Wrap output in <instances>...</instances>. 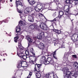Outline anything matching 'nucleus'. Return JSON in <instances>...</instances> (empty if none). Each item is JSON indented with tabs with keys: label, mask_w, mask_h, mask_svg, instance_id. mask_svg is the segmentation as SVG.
<instances>
[{
	"label": "nucleus",
	"mask_w": 78,
	"mask_h": 78,
	"mask_svg": "<svg viewBox=\"0 0 78 78\" xmlns=\"http://www.w3.org/2000/svg\"><path fill=\"white\" fill-rule=\"evenodd\" d=\"M61 47H62V48H65V46H64V45H62L61 46Z\"/></svg>",
	"instance_id": "47"
},
{
	"label": "nucleus",
	"mask_w": 78,
	"mask_h": 78,
	"mask_svg": "<svg viewBox=\"0 0 78 78\" xmlns=\"http://www.w3.org/2000/svg\"><path fill=\"white\" fill-rule=\"evenodd\" d=\"M66 2L67 4H70V0H66Z\"/></svg>",
	"instance_id": "28"
},
{
	"label": "nucleus",
	"mask_w": 78,
	"mask_h": 78,
	"mask_svg": "<svg viewBox=\"0 0 78 78\" xmlns=\"http://www.w3.org/2000/svg\"><path fill=\"white\" fill-rule=\"evenodd\" d=\"M26 39L29 41V43H28V47H29L30 46V44L33 42V40L30 38V37H29V36H26Z\"/></svg>",
	"instance_id": "6"
},
{
	"label": "nucleus",
	"mask_w": 78,
	"mask_h": 78,
	"mask_svg": "<svg viewBox=\"0 0 78 78\" xmlns=\"http://www.w3.org/2000/svg\"><path fill=\"white\" fill-rule=\"evenodd\" d=\"M3 61H5V58H4V59H3Z\"/></svg>",
	"instance_id": "57"
},
{
	"label": "nucleus",
	"mask_w": 78,
	"mask_h": 78,
	"mask_svg": "<svg viewBox=\"0 0 78 78\" xmlns=\"http://www.w3.org/2000/svg\"><path fill=\"white\" fill-rule=\"evenodd\" d=\"M36 21L37 22H39L40 21L39 20H36Z\"/></svg>",
	"instance_id": "51"
},
{
	"label": "nucleus",
	"mask_w": 78,
	"mask_h": 78,
	"mask_svg": "<svg viewBox=\"0 0 78 78\" xmlns=\"http://www.w3.org/2000/svg\"><path fill=\"white\" fill-rule=\"evenodd\" d=\"M73 1H75V3L76 5H78V0H73Z\"/></svg>",
	"instance_id": "27"
},
{
	"label": "nucleus",
	"mask_w": 78,
	"mask_h": 78,
	"mask_svg": "<svg viewBox=\"0 0 78 78\" xmlns=\"http://www.w3.org/2000/svg\"><path fill=\"white\" fill-rule=\"evenodd\" d=\"M5 23H7V21H5V22H4Z\"/></svg>",
	"instance_id": "55"
},
{
	"label": "nucleus",
	"mask_w": 78,
	"mask_h": 78,
	"mask_svg": "<svg viewBox=\"0 0 78 78\" xmlns=\"http://www.w3.org/2000/svg\"><path fill=\"white\" fill-rule=\"evenodd\" d=\"M57 45H59V47L60 48L61 47V44H57Z\"/></svg>",
	"instance_id": "42"
},
{
	"label": "nucleus",
	"mask_w": 78,
	"mask_h": 78,
	"mask_svg": "<svg viewBox=\"0 0 78 78\" xmlns=\"http://www.w3.org/2000/svg\"><path fill=\"white\" fill-rule=\"evenodd\" d=\"M22 0H16V6L17 7L19 5L20 6H22V3L20 2Z\"/></svg>",
	"instance_id": "9"
},
{
	"label": "nucleus",
	"mask_w": 78,
	"mask_h": 78,
	"mask_svg": "<svg viewBox=\"0 0 78 78\" xmlns=\"http://www.w3.org/2000/svg\"><path fill=\"white\" fill-rule=\"evenodd\" d=\"M16 33H19L21 31V29L20 28V26H18L16 28Z\"/></svg>",
	"instance_id": "14"
},
{
	"label": "nucleus",
	"mask_w": 78,
	"mask_h": 78,
	"mask_svg": "<svg viewBox=\"0 0 78 78\" xmlns=\"http://www.w3.org/2000/svg\"><path fill=\"white\" fill-rule=\"evenodd\" d=\"M56 18L54 19L53 20V21H56Z\"/></svg>",
	"instance_id": "49"
},
{
	"label": "nucleus",
	"mask_w": 78,
	"mask_h": 78,
	"mask_svg": "<svg viewBox=\"0 0 78 78\" xmlns=\"http://www.w3.org/2000/svg\"><path fill=\"white\" fill-rule=\"evenodd\" d=\"M28 1L29 3V4L31 5H33L36 3V2L33 1V0H28Z\"/></svg>",
	"instance_id": "15"
},
{
	"label": "nucleus",
	"mask_w": 78,
	"mask_h": 78,
	"mask_svg": "<svg viewBox=\"0 0 78 78\" xmlns=\"http://www.w3.org/2000/svg\"><path fill=\"white\" fill-rule=\"evenodd\" d=\"M57 33H61V31L59 30H58V32Z\"/></svg>",
	"instance_id": "46"
},
{
	"label": "nucleus",
	"mask_w": 78,
	"mask_h": 78,
	"mask_svg": "<svg viewBox=\"0 0 78 78\" xmlns=\"http://www.w3.org/2000/svg\"><path fill=\"white\" fill-rule=\"evenodd\" d=\"M50 27V28L51 30H53L54 29V27H53V25H51Z\"/></svg>",
	"instance_id": "32"
},
{
	"label": "nucleus",
	"mask_w": 78,
	"mask_h": 78,
	"mask_svg": "<svg viewBox=\"0 0 78 78\" xmlns=\"http://www.w3.org/2000/svg\"><path fill=\"white\" fill-rule=\"evenodd\" d=\"M17 11L19 13H20V14H22V12H21V10H17Z\"/></svg>",
	"instance_id": "37"
},
{
	"label": "nucleus",
	"mask_w": 78,
	"mask_h": 78,
	"mask_svg": "<svg viewBox=\"0 0 78 78\" xmlns=\"http://www.w3.org/2000/svg\"><path fill=\"white\" fill-rule=\"evenodd\" d=\"M68 59V57H66V55L64 56V60H65V61H66Z\"/></svg>",
	"instance_id": "29"
},
{
	"label": "nucleus",
	"mask_w": 78,
	"mask_h": 78,
	"mask_svg": "<svg viewBox=\"0 0 78 78\" xmlns=\"http://www.w3.org/2000/svg\"><path fill=\"white\" fill-rule=\"evenodd\" d=\"M56 16V13H54V14H53V16Z\"/></svg>",
	"instance_id": "44"
},
{
	"label": "nucleus",
	"mask_w": 78,
	"mask_h": 78,
	"mask_svg": "<svg viewBox=\"0 0 78 78\" xmlns=\"http://www.w3.org/2000/svg\"><path fill=\"white\" fill-rule=\"evenodd\" d=\"M37 38L38 39H41L42 38V37L40 35L37 36Z\"/></svg>",
	"instance_id": "24"
},
{
	"label": "nucleus",
	"mask_w": 78,
	"mask_h": 78,
	"mask_svg": "<svg viewBox=\"0 0 78 78\" xmlns=\"http://www.w3.org/2000/svg\"><path fill=\"white\" fill-rule=\"evenodd\" d=\"M58 30L53 29L54 31H55L56 33H58Z\"/></svg>",
	"instance_id": "34"
},
{
	"label": "nucleus",
	"mask_w": 78,
	"mask_h": 78,
	"mask_svg": "<svg viewBox=\"0 0 78 78\" xmlns=\"http://www.w3.org/2000/svg\"><path fill=\"white\" fill-rule=\"evenodd\" d=\"M44 58H45V57L44 56Z\"/></svg>",
	"instance_id": "63"
},
{
	"label": "nucleus",
	"mask_w": 78,
	"mask_h": 78,
	"mask_svg": "<svg viewBox=\"0 0 78 78\" xmlns=\"http://www.w3.org/2000/svg\"><path fill=\"white\" fill-rule=\"evenodd\" d=\"M2 0H0V2H1Z\"/></svg>",
	"instance_id": "61"
},
{
	"label": "nucleus",
	"mask_w": 78,
	"mask_h": 78,
	"mask_svg": "<svg viewBox=\"0 0 78 78\" xmlns=\"http://www.w3.org/2000/svg\"><path fill=\"white\" fill-rule=\"evenodd\" d=\"M53 76H54V78H58V77L56 76V75L55 74V75H53Z\"/></svg>",
	"instance_id": "40"
},
{
	"label": "nucleus",
	"mask_w": 78,
	"mask_h": 78,
	"mask_svg": "<svg viewBox=\"0 0 78 78\" xmlns=\"http://www.w3.org/2000/svg\"><path fill=\"white\" fill-rule=\"evenodd\" d=\"M19 25L22 26V25H24V23L22 21H20L19 22Z\"/></svg>",
	"instance_id": "21"
},
{
	"label": "nucleus",
	"mask_w": 78,
	"mask_h": 78,
	"mask_svg": "<svg viewBox=\"0 0 78 78\" xmlns=\"http://www.w3.org/2000/svg\"><path fill=\"white\" fill-rule=\"evenodd\" d=\"M45 64H48L49 63H50V62L48 61H47L46 60H45L44 62Z\"/></svg>",
	"instance_id": "26"
},
{
	"label": "nucleus",
	"mask_w": 78,
	"mask_h": 78,
	"mask_svg": "<svg viewBox=\"0 0 78 78\" xmlns=\"http://www.w3.org/2000/svg\"><path fill=\"white\" fill-rule=\"evenodd\" d=\"M41 16H44V15H43V14H41Z\"/></svg>",
	"instance_id": "54"
},
{
	"label": "nucleus",
	"mask_w": 78,
	"mask_h": 78,
	"mask_svg": "<svg viewBox=\"0 0 78 78\" xmlns=\"http://www.w3.org/2000/svg\"><path fill=\"white\" fill-rule=\"evenodd\" d=\"M69 9H70V7L69 6L67 5H65L64 8V10L65 13V15H64V12L62 10H60L59 12V13L60 16H58L59 18H61L62 16H63L64 17H66L67 19H69L70 16H68L69 14Z\"/></svg>",
	"instance_id": "1"
},
{
	"label": "nucleus",
	"mask_w": 78,
	"mask_h": 78,
	"mask_svg": "<svg viewBox=\"0 0 78 78\" xmlns=\"http://www.w3.org/2000/svg\"><path fill=\"white\" fill-rule=\"evenodd\" d=\"M73 20H71L72 22V21H73Z\"/></svg>",
	"instance_id": "62"
},
{
	"label": "nucleus",
	"mask_w": 78,
	"mask_h": 78,
	"mask_svg": "<svg viewBox=\"0 0 78 78\" xmlns=\"http://www.w3.org/2000/svg\"><path fill=\"white\" fill-rule=\"evenodd\" d=\"M54 45H55V46L56 45L55 43Z\"/></svg>",
	"instance_id": "58"
},
{
	"label": "nucleus",
	"mask_w": 78,
	"mask_h": 78,
	"mask_svg": "<svg viewBox=\"0 0 78 78\" xmlns=\"http://www.w3.org/2000/svg\"><path fill=\"white\" fill-rule=\"evenodd\" d=\"M53 73H54V72H52Z\"/></svg>",
	"instance_id": "64"
},
{
	"label": "nucleus",
	"mask_w": 78,
	"mask_h": 78,
	"mask_svg": "<svg viewBox=\"0 0 78 78\" xmlns=\"http://www.w3.org/2000/svg\"><path fill=\"white\" fill-rule=\"evenodd\" d=\"M0 8H1V5H0Z\"/></svg>",
	"instance_id": "60"
},
{
	"label": "nucleus",
	"mask_w": 78,
	"mask_h": 78,
	"mask_svg": "<svg viewBox=\"0 0 78 78\" xmlns=\"http://www.w3.org/2000/svg\"><path fill=\"white\" fill-rule=\"evenodd\" d=\"M73 26H72V27H71L70 28V30H73Z\"/></svg>",
	"instance_id": "41"
},
{
	"label": "nucleus",
	"mask_w": 78,
	"mask_h": 78,
	"mask_svg": "<svg viewBox=\"0 0 78 78\" xmlns=\"http://www.w3.org/2000/svg\"><path fill=\"white\" fill-rule=\"evenodd\" d=\"M2 21H0V24H2Z\"/></svg>",
	"instance_id": "52"
},
{
	"label": "nucleus",
	"mask_w": 78,
	"mask_h": 78,
	"mask_svg": "<svg viewBox=\"0 0 78 78\" xmlns=\"http://www.w3.org/2000/svg\"><path fill=\"white\" fill-rule=\"evenodd\" d=\"M19 49L18 48H17V55L21 57V58H23L24 60H25L27 58H28V59H30L31 56H28L27 55L25 56L21 55L23 54V52L22 51L24 49V48L22 46L19 45Z\"/></svg>",
	"instance_id": "3"
},
{
	"label": "nucleus",
	"mask_w": 78,
	"mask_h": 78,
	"mask_svg": "<svg viewBox=\"0 0 78 78\" xmlns=\"http://www.w3.org/2000/svg\"><path fill=\"white\" fill-rule=\"evenodd\" d=\"M35 75L36 76V78H42V77H41V73H36Z\"/></svg>",
	"instance_id": "16"
},
{
	"label": "nucleus",
	"mask_w": 78,
	"mask_h": 78,
	"mask_svg": "<svg viewBox=\"0 0 78 78\" xmlns=\"http://www.w3.org/2000/svg\"><path fill=\"white\" fill-rule=\"evenodd\" d=\"M72 57L73 58H76V55H73Z\"/></svg>",
	"instance_id": "36"
},
{
	"label": "nucleus",
	"mask_w": 78,
	"mask_h": 78,
	"mask_svg": "<svg viewBox=\"0 0 78 78\" xmlns=\"http://www.w3.org/2000/svg\"><path fill=\"white\" fill-rule=\"evenodd\" d=\"M63 71L64 73H66V75L70 76V78H76L77 77L78 75V70L75 72L74 73L75 71L72 70V73L69 71V69L67 67H65L63 68Z\"/></svg>",
	"instance_id": "2"
},
{
	"label": "nucleus",
	"mask_w": 78,
	"mask_h": 78,
	"mask_svg": "<svg viewBox=\"0 0 78 78\" xmlns=\"http://www.w3.org/2000/svg\"><path fill=\"white\" fill-rule=\"evenodd\" d=\"M10 2H12V0H10Z\"/></svg>",
	"instance_id": "59"
},
{
	"label": "nucleus",
	"mask_w": 78,
	"mask_h": 78,
	"mask_svg": "<svg viewBox=\"0 0 78 78\" xmlns=\"http://www.w3.org/2000/svg\"><path fill=\"white\" fill-rule=\"evenodd\" d=\"M73 68L75 69H78V63L77 62H75L73 65Z\"/></svg>",
	"instance_id": "12"
},
{
	"label": "nucleus",
	"mask_w": 78,
	"mask_h": 78,
	"mask_svg": "<svg viewBox=\"0 0 78 78\" xmlns=\"http://www.w3.org/2000/svg\"><path fill=\"white\" fill-rule=\"evenodd\" d=\"M19 37L18 36L14 37V41L15 42H17V39H19Z\"/></svg>",
	"instance_id": "19"
},
{
	"label": "nucleus",
	"mask_w": 78,
	"mask_h": 78,
	"mask_svg": "<svg viewBox=\"0 0 78 78\" xmlns=\"http://www.w3.org/2000/svg\"><path fill=\"white\" fill-rule=\"evenodd\" d=\"M48 61L50 63L52 64L53 62H53V61L51 60V58L50 57H49L47 58Z\"/></svg>",
	"instance_id": "17"
},
{
	"label": "nucleus",
	"mask_w": 78,
	"mask_h": 78,
	"mask_svg": "<svg viewBox=\"0 0 78 78\" xmlns=\"http://www.w3.org/2000/svg\"><path fill=\"white\" fill-rule=\"evenodd\" d=\"M56 51H55L54 52V54L53 55H56Z\"/></svg>",
	"instance_id": "43"
},
{
	"label": "nucleus",
	"mask_w": 78,
	"mask_h": 78,
	"mask_svg": "<svg viewBox=\"0 0 78 78\" xmlns=\"http://www.w3.org/2000/svg\"><path fill=\"white\" fill-rule=\"evenodd\" d=\"M37 7L39 8L41 10V9H45V7H44V4H42L41 3H38L37 5Z\"/></svg>",
	"instance_id": "7"
},
{
	"label": "nucleus",
	"mask_w": 78,
	"mask_h": 78,
	"mask_svg": "<svg viewBox=\"0 0 78 78\" xmlns=\"http://www.w3.org/2000/svg\"><path fill=\"white\" fill-rule=\"evenodd\" d=\"M41 36L42 37H44L45 36V34L44 32H41V33H40V34Z\"/></svg>",
	"instance_id": "22"
},
{
	"label": "nucleus",
	"mask_w": 78,
	"mask_h": 78,
	"mask_svg": "<svg viewBox=\"0 0 78 78\" xmlns=\"http://www.w3.org/2000/svg\"><path fill=\"white\" fill-rule=\"evenodd\" d=\"M31 62H32V63H33V62H34L33 61V60H31Z\"/></svg>",
	"instance_id": "53"
},
{
	"label": "nucleus",
	"mask_w": 78,
	"mask_h": 78,
	"mask_svg": "<svg viewBox=\"0 0 78 78\" xmlns=\"http://www.w3.org/2000/svg\"><path fill=\"white\" fill-rule=\"evenodd\" d=\"M28 20L30 22H34V18L31 16H29L28 17Z\"/></svg>",
	"instance_id": "11"
},
{
	"label": "nucleus",
	"mask_w": 78,
	"mask_h": 78,
	"mask_svg": "<svg viewBox=\"0 0 78 78\" xmlns=\"http://www.w3.org/2000/svg\"><path fill=\"white\" fill-rule=\"evenodd\" d=\"M34 9L36 11L39 12L41 10L39 8H38V7H37V6L35 7Z\"/></svg>",
	"instance_id": "18"
},
{
	"label": "nucleus",
	"mask_w": 78,
	"mask_h": 78,
	"mask_svg": "<svg viewBox=\"0 0 78 78\" xmlns=\"http://www.w3.org/2000/svg\"><path fill=\"white\" fill-rule=\"evenodd\" d=\"M33 25H34L35 27H36V26H37V23H34V24H33Z\"/></svg>",
	"instance_id": "45"
},
{
	"label": "nucleus",
	"mask_w": 78,
	"mask_h": 78,
	"mask_svg": "<svg viewBox=\"0 0 78 78\" xmlns=\"http://www.w3.org/2000/svg\"><path fill=\"white\" fill-rule=\"evenodd\" d=\"M34 51V50H33V48H32L30 49V51L31 53H32V52H33Z\"/></svg>",
	"instance_id": "38"
},
{
	"label": "nucleus",
	"mask_w": 78,
	"mask_h": 78,
	"mask_svg": "<svg viewBox=\"0 0 78 78\" xmlns=\"http://www.w3.org/2000/svg\"><path fill=\"white\" fill-rule=\"evenodd\" d=\"M25 53L26 55V56H29L28 55H30V54L29 53V51H26Z\"/></svg>",
	"instance_id": "23"
},
{
	"label": "nucleus",
	"mask_w": 78,
	"mask_h": 78,
	"mask_svg": "<svg viewBox=\"0 0 78 78\" xmlns=\"http://www.w3.org/2000/svg\"><path fill=\"white\" fill-rule=\"evenodd\" d=\"M31 8H27L24 10V13L25 14H28L29 13V12H31Z\"/></svg>",
	"instance_id": "10"
},
{
	"label": "nucleus",
	"mask_w": 78,
	"mask_h": 78,
	"mask_svg": "<svg viewBox=\"0 0 78 78\" xmlns=\"http://www.w3.org/2000/svg\"><path fill=\"white\" fill-rule=\"evenodd\" d=\"M69 77H70L69 76L66 74L64 76V78H69Z\"/></svg>",
	"instance_id": "31"
},
{
	"label": "nucleus",
	"mask_w": 78,
	"mask_h": 78,
	"mask_svg": "<svg viewBox=\"0 0 78 78\" xmlns=\"http://www.w3.org/2000/svg\"><path fill=\"white\" fill-rule=\"evenodd\" d=\"M22 62H20L19 64V66H22Z\"/></svg>",
	"instance_id": "33"
},
{
	"label": "nucleus",
	"mask_w": 78,
	"mask_h": 78,
	"mask_svg": "<svg viewBox=\"0 0 78 78\" xmlns=\"http://www.w3.org/2000/svg\"><path fill=\"white\" fill-rule=\"evenodd\" d=\"M55 55H53V57L54 58V59H57V57L55 56Z\"/></svg>",
	"instance_id": "35"
},
{
	"label": "nucleus",
	"mask_w": 78,
	"mask_h": 78,
	"mask_svg": "<svg viewBox=\"0 0 78 78\" xmlns=\"http://www.w3.org/2000/svg\"><path fill=\"white\" fill-rule=\"evenodd\" d=\"M30 28H31L32 30H33V29H34L35 28V26L34 25L31 24L30 26Z\"/></svg>",
	"instance_id": "20"
},
{
	"label": "nucleus",
	"mask_w": 78,
	"mask_h": 78,
	"mask_svg": "<svg viewBox=\"0 0 78 78\" xmlns=\"http://www.w3.org/2000/svg\"><path fill=\"white\" fill-rule=\"evenodd\" d=\"M70 38L72 40L73 42L78 41V34H74L71 36H70Z\"/></svg>",
	"instance_id": "5"
},
{
	"label": "nucleus",
	"mask_w": 78,
	"mask_h": 78,
	"mask_svg": "<svg viewBox=\"0 0 78 78\" xmlns=\"http://www.w3.org/2000/svg\"><path fill=\"white\" fill-rule=\"evenodd\" d=\"M32 74H33L32 73L30 72L29 73V76H28V77H27V78H31V75H32Z\"/></svg>",
	"instance_id": "25"
},
{
	"label": "nucleus",
	"mask_w": 78,
	"mask_h": 78,
	"mask_svg": "<svg viewBox=\"0 0 78 78\" xmlns=\"http://www.w3.org/2000/svg\"><path fill=\"white\" fill-rule=\"evenodd\" d=\"M37 58H35V60L34 61V62H35L37 61Z\"/></svg>",
	"instance_id": "50"
},
{
	"label": "nucleus",
	"mask_w": 78,
	"mask_h": 78,
	"mask_svg": "<svg viewBox=\"0 0 78 78\" xmlns=\"http://www.w3.org/2000/svg\"><path fill=\"white\" fill-rule=\"evenodd\" d=\"M54 2H55V3H56V2H59V0H53Z\"/></svg>",
	"instance_id": "39"
},
{
	"label": "nucleus",
	"mask_w": 78,
	"mask_h": 78,
	"mask_svg": "<svg viewBox=\"0 0 78 78\" xmlns=\"http://www.w3.org/2000/svg\"><path fill=\"white\" fill-rule=\"evenodd\" d=\"M41 64H37L35 65V68H34V70L35 71H36V72H39V69L41 67Z\"/></svg>",
	"instance_id": "8"
},
{
	"label": "nucleus",
	"mask_w": 78,
	"mask_h": 78,
	"mask_svg": "<svg viewBox=\"0 0 78 78\" xmlns=\"http://www.w3.org/2000/svg\"><path fill=\"white\" fill-rule=\"evenodd\" d=\"M31 53H32L33 55H34V56L35 55V54H34V52H32Z\"/></svg>",
	"instance_id": "48"
},
{
	"label": "nucleus",
	"mask_w": 78,
	"mask_h": 78,
	"mask_svg": "<svg viewBox=\"0 0 78 78\" xmlns=\"http://www.w3.org/2000/svg\"><path fill=\"white\" fill-rule=\"evenodd\" d=\"M9 36H11V35H9Z\"/></svg>",
	"instance_id": "56"
},
{
	"label": "nucleus",
	"mask_w": 78,
	"mask_h": 78,
	"mask_svg": "<svg viewBox=\"0 0 78 78\" xmlns=\"http://www.w3.org/2000/svg\"><path fill=\"white\" fill-rule=\"evenodd\" d=\"M40 27L41 28H42V29L44 30H49L48 27V26L45 23H41L40 25Z\"/></svg>",
	"instance_id": "4"
},
{
	"label": "nucleus",
	"mask_w": 78,
	"mask_h": 78,
	"mask_svg": "<svg viewBox=\"0 0 78 78\" xmlns=\"http://www.w3.org/2000/svg\"><path fill=\"white\" fill-rule=\"evenodd\" d=\"M38 47L40 49H43L44 48V44L43 43H41L38 44Z\"/></svg>",
	"instance_id": "13"
},
{
	"label": "nucleus",
	"mask_w": 78,
	"mask_h": 78,
	"mask_svg": "<svg viewBox=\"0 0 78 78\" xmlns=\"http://www.w3.org/2000/svg\"><path fill=\"white\" fill-rule=\"evenodd\" d=\"M46 76H47V78H51V77L50 75L49 74H48V75H46Z\"/></svg>",
	"instance_id": "30"
}]
</instances>
